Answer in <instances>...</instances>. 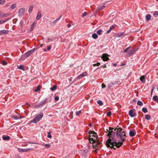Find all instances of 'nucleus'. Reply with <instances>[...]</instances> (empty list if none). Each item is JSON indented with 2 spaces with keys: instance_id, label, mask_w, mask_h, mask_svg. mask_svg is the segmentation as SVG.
<instances>
[{
  "instance_id": "nucleus-40",
  "label": "nucleus",
  "mask_w": 158,
  "mask_h": 158,
  "mask_svg": "<svg viewBox=\"0 0 158 158\" xmlns=\"http://www.w3.org/2000/svg\"><path fill=\"white\" fill-rule=\"evenodd\" d=\"M95 141L94 142V143H92L93 144V147L94 148H95L96 147H98V146H97L95 144Z\"/></svg>"
},
{
  "instance_id": "nucleus-34",
  "label": "nucleus",
  "mask_w": 158,
  "mask_h": 158,
  "mask_svg": "<svg viewBox=\"0 0 158 158\" xmlns=\"http://www.w3.org/2000/svg\"><path fill=\"white\" fill-rule=\"evenodd\" d=\"M9 19H7L5 21H3V20H2V21H1L0 20V24H2L3 23H5L6 21H8V20Z\"/></svg>"
},
{
  "instance_id": "nucleus-39",
  "label": "nucleus",
  "mask_w": 158,
  "mask_h": 158,
  "mask_svg": "<svg viewBox=\"0 0 158 158\" xmlns=\"http://www.w3.org/2000/svg\"><path fill=\"white\" fill-rule=\"evenodd\" d=\"M2 64L4 65H6L7 64V62L5 60H3L2 61Z\"/></svg>"
},
{
  "instance_id": "nucleus-25",
  "label": "nucleus",
  "mask_w": 158,
  "mask_h": 158,
  "mask_svg": "<svg viewBox=\"0 0 158 158\" xmlns=\"http://www.w3.org/2000/svg\"><path fill=\"white\" fill-rule=\"evenodd\" d=\"M151 15H147L146 16V19L148 20H150L151 18Z\"/></svg>"
},
{
  "instance_id": "nucleus-15",
  "label": "nucleus",
  "mask_w": 158,
  "mask_h": 158,
  "mask_svg": "<svg viewBox=\"0 0 158 158\" xmlns=\"http://www.w3.org/2000/svg\"><path fill=\"white\" fill-rule=\"evenodd\" d=\"M12 118L15 119H20L23 118V117L21 116H16L15 115H14L12 117Z\"/></svg>"
},
{
  "instance_id": "nucleus-27",
  "label": "nucleus",
  "mask_w": 158,
  "mask_h": 158,
  "mask_svg": "<svg viewBox=\"0 0 158 158\" xmlns=\"http://www.w3.org/2000/svg\"><path fill=\"white\" fill-rule=\"evenodd\" d=\"M81 75L82 77H85L87 75V73L86 72H84L81 74Z\"/></svg>"
},
{
  "instance_id": "nucleus-2",
  "label": "nucleus",
  "mask_w": 158,
  "mask_h": 158,
  "mask_svg": "<svg viewBox=\"0 0 158 158\" xmlns=\"http://www.w3.org/2000/svg\"><path fill=\"white\" fill-rule=\"evenodd\" d=\"M89 140L91 143H94L95 140L97 139L98 136L97 133L94 131H89Z\"/></svg>"
},
{
  "instance_id": "nucleus-50",
  "label": "nucleus",
  "mask_w": 158,
  "mask_h": 158,
  "mask_svg": "<svg viewBox=\"0 0 158 158\" xmlns=\"http://www.w3.org/2000/svg\"><path fill=\"white\" fill-rule=\"evenodd\" d=\"M10 3H6L5 6V7H8L10 6Z\"/></svg>"
},
{
  "instance_id": "nucleus-48",
  "label": "nucleus",
  "mask_w": 158,
  "mask_h": 158,
  "mask_svg": "<svg viewBox=\"0 0 158 158\" xmlns=\"http://www.w3.org/2000/svg\"><path fill=\"white\" fill-rule=\"evenodd\" d=\"M100 64V63H99V62H98V63H97L96 64H93V66H95L96 65L97 66H98Z\"/></svg>"
},
{
  "instance_id": "nucleus-61",
  "label": "nucleus",
  "mask_w": 158,
  "mask_h": 158,
  "mask_svg": "<svg viewBox=\"0 0 158 158\" xmlns=\"http://www.w3.org/2000/svg\"><path fill=\"white\" fill-rule=\"evenodd\" d=\"M48 99H49L48 100V102H49L51 100V97L49 98Z\"/></svg>"
},
{
  "instance_id": "nucleus-60",
  "label": "nucleus",
  "mask_w": 158,
  "mask_h": 158,
  "mask_svg": "<svg viewBox=\"0 0 158 158\" xmlns=\"http://www.w3.org/2000/svg\"><path fill=\"white\" fill-rule=\"evenodd\" d=\"M154 88H153L152 90V91H151V94H152V92L154 90Z\"/></svg>"
},
{
  "instance_id": "nucleus-42",
  "label": "nucleus",
  "mask_w": 158,
  "mask_h": 158,
  "mask_svg": "<svg viewBox=\"0 0 158 158\" xmlns=\"http://www.w3.org/2000/svg\"><path fill=\"white\" fill-rule=\"evenodd\" d=\"M58 21V19H56L55 21H53L52 23L53 24V25H55L57 22V21Z\"/></svg>"
},
{
  "instance_id": "nucleus-57",
  "label": "nucleus",
  "mask_w": 158,
  "mask_h": 158,
  "mask_svg": "<svg viewBox=\"0 0 158 158\" xmlns=\"http://www.w3.org/2000/svg\"><path fill=\"white\" fill-rule=\"evenodd\" d=\"M110 28H111V29H113L114 28V26H112L110 27Z\"/></svg>"
},
{
  "instance_id": "nucleus-26",
  "label": "nucleus",
  "mask_w": 158,
  "mask_h": 158,
  "mask_svg": "<svg viewBox=\"0 0 158 158\" xmlns=\"http://www.w3.org/2000/svg\"><path fill=\"white\" fill-rule=\"evenodd\" d=\"M145 118L147 120H149L151 118L150 116L149 115L147 114L145 115Z\"/></svg>"
},
{
  "instance_id": "nucleus-62",
  "label": "nucleus",
  "mask_w": 158,
  "mask_h": 158,
  "mask_svg": "<svg viewBox=\"0 0 158 158\" xmlns=\"http://www.w3.org/2000/svg\"><path fill=\"white\" fill-rule=\"evenodd\" d=\"M44 52H46L47 51V50L46 49H44Z\"/></svg>"
},
{
  "instance_id": "nucleus-12",
  "label": "nucleus",
  "mask_w": 158,
  "mask_h": 158,
  "mask_svg": "<svg viewBox=\"0 0 158 158\" xmlns=\"http://www.w3.org/2000/svg\"><path fill=\"white\" fill-rule=\"evenodd\" d=\"M129 134L130 136L133 137L136 134V131L135 130L130 131Z\"/></svg>"
},
{
  "instance_id": "nucleus-32",
  "label": "nucleus",
  "mask_w": 158,
  "mask_h": 158,
  "mask_svg": "<svg viewBox=\"0 0 158 158\" xmlns=\"http://www.w3.org/2000/svg\"><path fill=\"white\" fill-rule=\"evenodd\" d=\"M142 111L144 113H147L148 112L147 109L145 107H143L142 108Z\"/></svg>"
},
{
  "instance_id": "nucleus-31",
  "label": "nucleus",
  "mask_w": 158,
  "mask_h": 158,
  "mask_svg": "<svg viewBox=\"0 0 158 158\" xmlns=\"http://www.w3.org/2000/svg\"><path fill=\"white\" fill-rule=\"evenodd\" d=\"M41 87L40 85H38L37 86L36 89H35V92H37L38 91H39L41 89Z\"/></svg>"
},
{
  "instance_id": "nucleus-22",
  "label": "nucleus",
  "mask_w": 158,
  "mask_h": 158,
  "mask_svg": "<svg viewBox=\"0 0 158 158\" xmlns=\"http://www.w3.org/2000/svg\"><path fill=\"white\" fill-rule=\"evenodd\" d=\"M57 89V86L56 85H54L51 88V90L52 91H55Z\"/></svg>"
},
{
  "instance_id": "nucleus-5",
  "label": "nucleus",
  "mask_w": 158,
  "mask_h": 158,
  "mask_svg": "<svg viewBox=\"0 0 158 158\" xmlns=\"http://www.w3.org/2000/svg\"><path fill=\"white\" fill-rule=\"evenodd\" d=\"M108 56V54L104 53L102 55L101 58L102 59L103 61H107L109 59Z\"/></svg>"
},
{
  "instance_id": "nucleus-20",
  "label": "nucleus",
  "mask_w": 158,
  "mask_h": 158,
  "mask_svg": "<svg viewBox=\"0 0 158 158\" xmlns=\"http://www.w3.org/2000/svg\"><path fill=\"white\" fill-rule=\"evenodd\" d=\"M16 7V4L15 3H14L10 6V9H11L12 10L14 9Z\"/></svg>"
},
{
  "instance_id": "nucleus-13",
  "label": "nucleus",
  "mask_w": 158,
  "mask_h": 158,
  "mask_svg": "<svg viewBox=\"0 0 158 158\" xmlns=\"http://www.w3.org/2000/svg\"><path fill=\"white\" fill-rule=\"evenodd\" d=\"M42 15L41 12L39 11L37 13V16L36 17V19L37 20H39L42 17Z\"/></svg>"
},
{
  "instance_id": "nucleus-11",
  "label": "nucleus",
  "mask_w": 158,
  "mask_h": 158,
  "mask_svg": "<svg viewBox=\"0 0 158 158\" xmlns=\"http://www.w3.org/2000/svg\"><path fill=\"white\" fill-rule=\"evenodd\" d=\"M137 49L131 50H130L128 52L127 56H130L133 55L134 53L137 51Z\"/></svg>"
},
{
  "instance_id": "nucleus-44",
  "label": "nucleus",
  "mask_w": 158,
  "mask_h": 158,
  "mask_svg": "<svg viewBox=\"0 0 158 158\" xmlns=\"http://www.w3.org/2000/svg\"><path fill=\"white\" fill-rule=\"evenodd\" d=\"M95 144L97 145V146H98H98L100 144V143L98 142V141H96V140H95Z\"/></svg>"
},
{
  "instance_id": "nucleus-4",
  "label": "nucleus",
  "mask_w": 158,
  "mask_h": 158,
  "mask_svg": "<svg viewBox=\"0 0 158 158\" xmlns=\"http://www.w3.org/2000/svg\"><path fill=\"white\" fill-rule=\"evenodd\" d=\"M119 82V80L118 79L113 82H110L108 84V87L109 88H111L113 87L115 85L117 84Z\"/></svg>"
},
{
  "instance_id": "nucleus-3",
  "label": "nucleus",
  "mask_w": 158,
  "mask_h": 158,
  "mask_svg": "<svg viewBox=\"0 0 158 158\" xmlns=\"http://www.w3.org/2000/svg\"><path fill=\"white\" fill-rule=\"evenodd\" d=\"M44 115L42 113H40L37 115L36 117L31 120V122L32 123H36L39 122L43 117Z\"/></svg>"
},
{
  "instance_id": "nucleus-19",
  "label": "nucleus",
  "mask_w": 158,
  "mask_h": 158,
  "mask_svg": "<svg viewBox=\"0 0 158 158\" xmlns=\"http://www.w3.org/2000/svg\"><path fill=\"white\" fill-rule=\"evenodd\" d=\"M3 140H9L10 139V137L9 136H3L2 137Z\"/></svg>"
},
{
  "instance_id": "nucleus-53",
  "label": "nucleus",
  "mask_w": 158,
  "mask_h": 158,
  "mask_svg": "<svg viewBox=\"0 0 158 158\" xmlns=\"http://www.w3.org/2000/svg\"><path fill=\"white\" fill-rule=\"evenodd\" d=\"M82 77V76L81 75V74L79 76H78L77 77V78L78 79H80L81 77Z\"/></svg>"
},
{
  "instance_id": "nucleus-10",
  "label": "nucleus",
  "mask_w": 158,
  "mask_h": 158,
  "mask_svg": "<svg viewBox=\"0 0 158 158\" xmlns=\"http://www.w3.org/2000/svg\"><path fill=\"white\" fill-rule=\"evenodd\" d=\"M10 15L9 13H7L4 14L2 12H0V17L2 18L3 17H6Z\"/></svg>"
},
{
  "instance_id": "nucleus-8",
  "label": "nucleus",
  "mask_w": 158,
  "mask_h": 158,
  "mask_svg": "<svg viewBox=\"0 0 158 158\" xmlns=\"http://www.w3.org/2000/svg\"><path fill=\"white\" fill-rule=\"evenodd\" d=\"M25 9L24 8L20 9L19 10V16H22L23 15L25 12Z\"/></svg>"
},
{
  "instance_id": "nucleus-16",
  "label": "nucleus",
  "mask_w": 158,
  "mask_h": 158,
  "mask_svg": "<svg viewBox=\"0 0 158 158\" xmlns=\"http://www.w3.org/2000/svg\"><path fill=\"white\" fill-rule=\"evenodd\" d=\"M140 80L143 82L144 83L145 82V78L144 76H142L140 78Z\"/></svg>"
},
{
  "instance_id": "nucleus-47",
  "label": "nucleus",
  "mask_w": 158,
  "mask_h": 158,
  "mask_svg": "<svg viewBox=\"0 0 158 158\" xmlns=\"http://www.w3.org/2000/svg\"><path fill=\"white\" fill-rule=\"evenodd\" d=\"M87 12H84L83 13V14H82V17H85V16H86V15H87Z\"/></svg>"
},
{
  "instance_id": "nucleus-33",
  "label": "nucleus",
  "mask_w": 158,
  "mask_h": 158,
  "mask_svg": "<svg viewBox=\"0 0 158 158\" xmlns=\"http://www.w3.org/2000/svg\"><path fill=\"white\" fill-rule=\"evenodd\" d=\"M17 67L19 69L24 70L23 66V65H19V66H18Z\"/></svg>"
},
{
  "instance_id": "nucleus-37",
  "label": "nucleus",
  "mask_w": 158,
  "mask_h": 158,
  "mask_svg": "<svg viewBox=\"0 0 158 158\" xmlns=\"http://www.w3.org/2000/svg\"><path fill=\"white\" fill-rule=\"evenodd\" d=\"M5 0H0V4L3 5L5 4Z\"/></svg>"
},
{
  "instance_id": "nucleus-6",
  "label": "nucleus",
  "mask_w": 158,
  "mask_h": 158,
  "mask_svg": "<svg viewBox=\"0 0 158 158\" xmlns=\"http://www.w3.org/2000/svg\"><path fill=\"white\" fill-rule=\"evenodd\" d=\"M35 48L30 50L26 53L25 55L27 57H29L32 53L34 52L35 50Z\"/></svg>"
},
{
  "instance_id": "nucleus-18",
  "label": "nucleus",
  "mask_w": 158,
  "mask_h": 158,
  "mask_svg": "<svg viewBox=\"0 0 158 158\" xmlns=\"http://www.w3.org/2000/svg\"><path fill=\"white\" fill-rule=\"evenodd\" d=\"M33 5H31L30 6L28 9V12L30 13H31L32 11V10L33 8Z\"/></svg>"
},
{
  "instance_id": "nucleus-58",
  "label": "nucleus",
  "mask_w": 158,
  "mask_h": 158,
  "mask_svg": "<svg viewBox=\"0 0 158 158\" xmlns=\"http://www.w3.org/2000/svg\"><path fill=\"white\" fill-rule=\"evenodd\" d=\"M62 16L61 15H60V17L58 19H58V20H59L60 19V18L62 17Z\"/></svg>"
},
{
  "instance_id": "nucleus-9",
  "label": "nucleus",
  "mask_w": 158,
  "mask_h": 158,
  "mask_svg": "<svg viewBox=\"0 0 158 158\" xmlns=\"http://www.w3.org/2000/svg\"><path fill=\"white\" fill-rule=\"evenodd\" d=\"M9 32L8 30H3L0 31V35H2L7 34Z\"/></svg>"
},
{
  "instance_id": "nucleus-36",
  "label": "nucleus",
  "mask_w": 158,
  "mask_h": 158,
  "mask_svg": "<svg viewBox=\"0 0 158 158\" xmlns=\"http://www.w3.org/2000/svg\"><path fill=\"white\" fill-rule=\"evenodd\" d=\"M131 48V47H129L126 48L125 50L123 51V52H127L128 50L130 49V48Z\"/></svg>"
},
{
  "instance_id": "nucleus-21",
  "label": "nucleus",
  "mask_w": 158,
  "mask_h": 158,
  "mask_svg": "<svg viewBox=\"0 0 158 158\" xmlns=\"http://www.w3.org/2000/svg\"><path fill=\"white\" fill-rule=\"evenodd\" d=\"M92 37L94 39H96L98 38V36L96 34L94 33L92 35Z\"/></svg>"
},
{
  "instance_id": "nucleus-43",
  "label": "nucleus",
  "mask_w": 158,
  "mask_h": 158,
  "mask_svg": "<svg viewBox=\"0 0 158 158\" xmlns=\"http://www.w3.org/2000/svg\"><path fill=\"white\" fill-rule=\"evenodd\" d=\"M47 137L48 138H52V135H51V134L50 133V132H48V135H47Z\"/></svg>"
},
{
  "instance_id": "nucleus-55",
  "label": "nucleus",
  "mask_w": 158,
  "mask_h": 158,
  "mask_svg": "<svg viewBox=\"0 0 158 158\" xmlns=\"http://www.w3.org/2000/svg\"><path fill=\"white\" fill-rule=\"evenodd\" d=\"M70 26H71V24H70V23H69L67 25V27H68L69 28L70 27Z\"/></svg>"
},
{
  "instance_id": "nucleus-28",
  "label": "nucleus",
  "mask_w": 158,
  "mask_h": 158,
  "mask_svg": "<svg viewBox=\"0 0 158 158\" xmlns=\"http://www.w3.org/2000/svg\"><path fill=\"white\" fill-rule=\"evenodd\" d=\"M153 15L155 17H156L157 16H158V11H155L153 14Z\"/></svg>"
},
{
  "instance_id": "nucleus-29",
  "label": "nucleus",
  "mask_w": 158,
  "mask_h": 158,
  "mask_svg": "<svg viewBox=\"0 0 158 158\" xmlns=\"http://www.w3.org/2000/svg\"><path fill=\"white\" fill-rule=\"evenodd\" d=\"M137 104L139 106H142L143 105V103L141 101H138L137 102Z\"/></svg>"
},
{
  "instance_id": "nucleus-46",
  "label": "nucleus",
  "mask_w": 158,
  "mask_h": 158,
  "mask_svg": "<svg viewBox=\"0 0 158 158\" xmlns=\"http://www.w3.org/2000/svg\"><path fill=\"white\" fill-rule=\"evenodd\" d=\"M105 7V5H103L102 6L100 7L99 8V9L100 10H102Z\"/></svg>"
},
{
  "instance_id": "nucleus-56",
  "label": "nucleus",
  "mask_w": 158,
  "mask_h": 158,
  "mask_svg": "<svg viewBox=\"0 0 158 158\" xmlns=\"http://www.w3.org/2000/svg\"><path fill=\"white\" fill-rule=\"evenodd\" d=\"M102 67L103 68H105L106 67V66L105 65H104L100 67Z\"/></svg>"
},
{
  "instance_id": "nucleus-35",
  "label": "nucleus",
  "mask_w": 158,
  "mask_h": 158,
  "mask_svg": "<svg viewBox=\"0 0 158 158\" xmlns=\"http://www.w3.org/2000/svg\"><path fill=\"white\" fill-rule=\"evenodd\" d=\"M36 25V23L35 22H34L32 25H31V31H32L33 29V28H34V27Z\"/></svg>"
},
{
  "instance_id": "nucleus-54",
  "label": "nucleus",
  "mask_w": 158,
  "mask_h": 158,
  "mask_svg": "<svg viewBox=\"0 0 158 158\" xmlns=\"http://www.w3.org/2000/svg\"><path fill=\"white\" fill-rule=\"evenodd\" d=\"M51 48H52V47L51 46H48L47 49L48 50H49Z\"/></svg>"
},
{
  "instance_id": "nucleus-17",
  "label": "nucleus",
  "mask_w": 158,
  "mask_h": 158,
  "mask_svg": "<svg viewBox=\"0 0 158 158\" xmlns=\"http://www.w3.org/2000/svg\"><path fill=\"white\" fill-rule=\"evenodd\" d=\"M153 100L154 102H158V96L156 95L154 96L153 97Z\"/></svg>"
},
{
  "instance_id": "nucleus-1",
  "label": "nucleus",
  "mask_w": 158,
  "mask_h": 158,
  "mask_svg": "<svg viewBox=\"0 0 158 158\" xmlns=\"http://www.w3.org/2000/svg\"><path fill=\"white\" fill-rule=\"evenodd\" d=\"M108 128L109 130L106 129V131L107 136L109 137L106 142L107 147L114 149H116L114 146L117 148H119L125 140V138L123 137L126 136L125 132L118 126L115 128L109 127Z\"/></svg>"
},
{
  "instance_id": "nucleus-14",
  "label": "nucleus",
  "mask_w": 158,
  "mask_h": 158,
  "mask_svg": "<svg viewBox=\"0 0 158 158\" xmlns=\"http://www.w3.org/2000/svg\"><path fill=\"white\" fill-rule=\"evenodd\" d=\"M30 150V149H22L20 148H18V150L19 152H27Z\"/></svg>"
},
{
  "instance_id": "nucleus-45",
  "label": "nucleus",
  "mask_w": 158,
  "mask_h": 158,
  "mask_svg": "<svg viewBox=\"0 0 158 158\" xmlns=\"http://www.w3.org/2000/svg\"><path fill=\"white\" fill-rule=\"evenodd\" d=\"M111 111H110L108 112L106 114L108 116H110L111 115Z\"/></svg>"
},
{
  "instance_id": "nucleus-59",
  "label": "nucleus",
  "mask_w": 158,
  "mask_h": 158,
  "mask_svg": "<svg viewBox=\"0 0 158 158\" xmlns=\"http://www.w3.org/2000/svg\"><path fill=\"white\" fill-rule=\"evenodd\" d=\"M48 40L49 41H52V40H50L49 38H48Z\"/></svg>"
},
{
  "instance_id": "nucleus-49",
  "label": "nucleus",
  "mask_w": 158,
  "mask_h": 158,
  "mask_svg": "<svg viewBox=\"0 0 158 158\" xmlns=\"http://www.w3.org/2000/svg\"><path fill=\"white\" fill-rule=\"evenodd\" d=\"M112 30V29H111V28L110 27L109 28V29L106 32V33L107 34L109 33Z\"/></svg>"
},
{
  "instance_id": "nucleus-41",
  "label": "nucleus",
  "mask_w": 158,
  "mask_h": 158,
  "mask_svg": "<svg viewBox=\"0 0 158 158\" xmlns=\"http://www.w3.org/2000/svg\"><path fill=\"white\" fill-rule=\"evenodd\" d=\"M81 113V111L80 110L79 111L76 112V114L77 116H79Z\"/></svg>"
},
{
  "instance_id": "nucleus-38",
  "label": "nucleus",
  "mask_w": 158,
  "mask_h": 158,
  "mask_svg": "<svg viewBox=\"0 0 158 158\" xmlns=\"http://www.w3.org/2000/svg\"><path fill=\"white\" fill-rule=\"evenodd\" d=\"M124 33L123 32H122L121 33L117 34V36L118 37H121V36H123L124 35Z\"/></svg>"
},
{
  "instance_id": "nucleus-51",
  "label": "nucleus",
  "mask_w": 158,
  "mask_h": 158,
  "mask_svg": "<svg viewBox=\"0 0 158 158\" xmlns=\"http://www.w3.org/2000/svg\"><path fill=\"white\" fill-rule=\"evenodd\" d=\"M102 88H105L106 87V85L104 83H102Z\"/></svg>"
},
{
  "instance_id": "nucleus-24",
  "label": "nucleus",
  "mask_w": 158,
  "mask_h": 158,
  "mask_svg": "<svg viewBox=\"0 0 158 158\" xmlns=\"http://www.w3.org/2000/svg\"><path fill=\"white\" fill-rule=\"evenodd\" d=\"M97 103L100 106H102L103 105V103L102 101L100 100H98L97 102Z\"/></svg>"
},
{
  "instance_id": "nucleus-64",
  "label": "nucleus",
  "mask_w": 158,
  "mask_h": 158,
  "mask_svg": "<svg viewBox=\"0 0 158 158\" xmlns=\"http://www.w3.org/2000/svg\"><path fill=\"white\" fill-rule=\"evenodd\" d=\"M116 64H113V65H114V66H116Z\"/></svg>"
},
{
  "instance_id": "nucleus-52",
  "label": "nucleus",
  "mask_w": 158,
  "mask_h": 158,
  "mask_svg": "<svg viewBox=\"0 0 158 158\" xmlns=\"http://www.w3.org/2000/svg\"><path fill=\"white\" fill-rule=\"evenodd\" d=\"M59 99L58 96H56L55 98V100L56 101L58 100Z\"/></svg>"
},
{
  "instance_id": "nucleus-23",
  "label": "nucleus",
  "mask_w": 158,
  "mask_h": 158,
  "mask_svg": "<svg viewBox=\"0 0 158 158\" xmlns=\"http://www.w3.org/2000/svg\"><path fill=\"white\" fill-rule=\"evenodd\" d=\"M102 30L101 29H100L97 31V33L98 35H101L102 34Z\"/></svg>"
},
{
  "instance_id": "nucleus-30",
  "label": "nucleus",
  "mask_w": 158,
  "mask_h": 158,
  "mask_svg": "<svg viewBox=\"0 0 158 158\" xmlns=\"http://www.w3.org/2000/svg\"><path fill=\"white\" fill-rule=\"evenodd\" d=\"M42 145L43 146H45V147H46L47 148H49L51 146V145L49 143L46 144H43Z\"/></svg>"
},
{
  "instance_id": "nucleus-63",
  "label": "nucleus",
  "mask_w": 158,
  "mask_h": 158,
  "mask_svg": "<svg viewBox=\"0 0 158 158\" xmlns=\"http://www.w3.org/2000/svg\"><path fill=\"white\" fill-rule=\"evenodd\" d=\"M43 44H41V45H40V47H42L43 46Z\"/></svg>"
},
{
  "instance_id": "nucleus-7",
  "label": "nucleus",
  "mask_w": 158,
  "mask_h": 158,
  "mask_svg": "<svg viewBox=\"0 0 158 158\" xmlns=\"http://www.w3.org/2000/svg\"><path fill=\"white\" fill-rule=\"evenodd\" d=\"M129 114L131 117H133L136 116V114L135 113L133 112V110H131L129 111Z\"/></svg>"
}]
</instances>
